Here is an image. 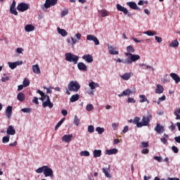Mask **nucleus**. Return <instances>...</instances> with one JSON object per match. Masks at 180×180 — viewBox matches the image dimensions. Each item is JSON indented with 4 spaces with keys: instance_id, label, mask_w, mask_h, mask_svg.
<instances>
[{
    "instance_id": "obj_1",
    "label": "nucleus",
    "mask_w": 180,
    "mask_h": 180,
    "mask_svg": "<svg viewBox=\"0 0 180 180\" xmlns=\"http://www.w3.org/2000/svg\"><path fill=\"white\" fill-rule=\"evenodd\" d=\"M153 119V115L151 113L148 112L146 116H143L141 122H140V117H135L134 118V124H136V127L141 128L144 126H150V122Z\"/></svg>"
},
{
    "instance_id": "obj_2",
    "label": "nucleus",
    "mask_w": 180,
    "mask_h": 180,
    "mask_svg": "<svg viewBox=\"0 0 180 180\" xmlns=\"http://www.w3.org/2000/svg\"><path fill=\"white\" fill-rule=\"evenodd\" d=\"M37 94H39V95L41 96L40 98V101H43L42 103L43 108L48 107L51 109V108L54 106V104H53V103H51V101H50V96L45 94L42 91L37 90Z\"/></svg>"
},
{
    "instance_id": "obj_3",
    "label": "nucleus",
    "mask_w": 180,
    "mask_h": 180,
    "mask_svg": "<svg viewBox=\"0 0 180 180\" xmlns=\"http://www.w3.org/2000/svg\"><path fill=\"white\" fill-rule=\"evenodd\" d=\"M35 172H37V174H41L42 172H44L45 178H47V176H53V169L47 165L39 167L37 169L35 170Z\"/></svg>"
},
{
    "instance_id": "obj_4",
    "label": "nucleus",
    "mask_w": 180,
    "mask_h": 180,
    "mask_svg": "<svg viewBox=\"0 0 180 180\" xmlns=\"http://www.w3.org/2000/svg\"><path fill=\"white\" fill-rule=\"evenodd\" d=\"M81 86L79 85V83H78V82L71 81L68 85V89L70 92H78Z\"/></svg>"
},
{
    "instance_id": "obj_5",
    "label": "nucleus",
    "mask_w": 180,
    "mask_h": 180,
    "mask_svg": "<svg viewBox=\"0 0 180 180\" xmlns=\"http://www.w3.org/2000/svg\"><path fill=\"white\" fill-rule=\"evenodd\" d=\"M66 61H69V63H74V64H77L78 63V60H79V57L76 55H73L71 53H67L65 54Z\"/></svg>"
},
{
    "instance_id": "obj_6",
    "label": "nucleus",
    "mask_w": 180,
    "mask_h": 180,
    "mask_svg": "<svg viewBox=\"0 0 180 180\" xmlns=\"http://www.w3.org/2000/svg\"><path fill=\"white\" fill-rule=\"evenodd\" d=\"M58 0H46L45 4H44V8L46 9H49V8L51 6H55L57 5V2Z\"/></svg>"
},
{
    "instance_id": "obj_7",
    "label": "nucleus",
    "mask_w": 180,
    "mask_h": 180,
    "mask_svg": "<svg viewBox=\"0 0 180 180\" xmlns=\"http://www.w3.org/2000/svg\"><path fill=\"white\" fill-rule=\"evenodd\" d=\"M136 91H131L130 89L124 90L121 94H118L119 98L123 96H130V95L135 94Z\"/></svg>"
},
{
    "instance_id": "obj_8",
    "label": "nucleus",
    "mask_w": 180,
    "mask_h": 180,
    "mask_svg": "<svg viewBox=\"0 0 180 180\" xmlns=\"http://www.w3.org/2000/svg\"><path fill=\"white\" fill-rule=\"evenodd\" d=\"M27 9H29V4L25 3H20L17 6V10L19 11V12H25V11H27Z\"/></svg>"
},
{
    "instance_id": "obj_9",
    "label": "nucleus",
    "mask_w": 180,
    "mask_h": 180,
    "mask_svg": "<svg viewBox=\"0 0 180 180\" xmlns=\"http://www.w3.org/2000/svg\"><path fill=\"white\" fill-rule=\"evenodd\" d=\"M124 54L127 57H130L131 63H134L140 60V56L139 55H134L131 53H125Z\"/></svg>"
},
{
    "instance_id": "obj_10",
    "label": "nucleus",
    "mask_w": 180,
    "mask_h": 180,
    "mask_svg": "<svg viewBox=\"0 0 180 180\" xmlns=\"http://www.w3.org/2000/svg\"><path fill=\"white\" fill-rule=\"evenodd\" d=\"M86 40L91 41L94 42V44L96 46H99V39L96 37L92 34H88L86 36Z\"/></svg>"
},
{
    "instance_id": "obj_11",
    "label": "nucleus",
    "mask_w": 180,
    "mask_h": 180,
    "mask_svg": "<svg viewBox=\"0 0 180 180\" xmlns=\"http://www.w3.org/2000/svg\"><path fill=\"white\" fill-rule=\"evenodd\" d=\"M8 66L11 70H15L18 65H22L23 64L22 61H16V62H8Z\"/></svg>"
},
{
    "instance_id": "obj_12",
    "label": "nucleus",
    "mask_w": 180,
    "mask_h": 180,
    "mask_svg": "<svg viewBox=\"0 0 180 180\" xmlns=\"http://www.w3.org/2000/svg\"><path fill=\"white\" fill-rule=\"evenodd\" d=\"M127 5L131 8V9H134L136 11H141V9L137 6V4L134 1H129L127 3Z\"/></svg>"
},
{
    "instance_id": "obj_13",
    "label": "nucleus",
    "mask_w": 180,
    "mask_h": 180,
    "mask_svg": "<svg viewBox=\"0 0 180 180\" xmlns=\"http://www.w3.org/2000/svg\"><path fill=\"white\" fill-rule=\"evenodd\" d=\"M6 133L8 136H15V134H16V131L12 125H9L7 128Z\"/></svg>"
},
{
    "instance_id": "obj_14",
    "label": "nucleus",
    "mask_w": 180,
    "mask_h": 180,
    "mask_svg": "<svg viewBox=\"0 0 180 180\" xmlns=\"http://www.w3.org/2000/svg\"><path fill=\"white\" fill-rule=\"evenodd\" d=\"M120 77L122 79H124V81H129V79H130V78L133 77V72H126L124 75H120Z\"/></svg>"
},
{
    "instance_id": "obj_15",
    "label": "nucleus",
    "mask_w": 180,
    "mask_h": 180,
    "mask_svg": "<svg viewBox=\"0 0 180 180\" xmlns=\"http://www.w3.org/2000/svg\"><path fill=\"white\" fill-rule=\"evenodd\" d=\"M108 49L110 54H112V56H117V54H119V51H116V48H113V46L108 45Z\"/></svg>"
},
{
    "instance_id": "obj_16",
    "label": "nucleus",
    "mask_w": 180,
    "mask_h": 180,
    "mask_svg": "<svg viewBox=\"0 0 180 180\" xmlns=\"http://www.w3.org/2000/svg\"><path fill=\"white\" fill-rule=\"evenodd\" d=\"M72 137H74L72 134L64 135L62 137V141H64L65 143H70L71 140H72Z\"/></svg>"
},
{
    "instance_id": "obj_17",
    "label": "nucleus",
    "mask_w": 180,
    "mask_h": 180,
    "mask_svg": "<svg viewBox=\"0 0 180 180\" xmlns=\"http://www.w3.org/2000/svg\"><path fill=\"white\" fill-rule=\"evenodd\" d=\"M117 11H120V12H123L124 15H127L129 13V11L127 10V8L122 6V5L119 4H117Z\"/></svg>"
},
{
    "instance_id": "obj_18",
    "label": "nucleus",
    "mask_w": 180,
    "mask_h": 180,
    "mask_svg": "<svg viewBox=\"0 0 180 180\" xmlns=\"http://www.w3.org/2000/svg\"><path fill=\"white\" fill-rule=\"evenodd\" d=\"M77 68L80 70V71H87L88 70V68L86 67V65H85V63L80 62L77 64Z\"/></svg>"
},
{
    "instance_id": "obj_19",
    "label": "nucleus",
    "mask_w": 180,
    "mask_h": 180,
    "mask_svg": "<svg viewBox=\"0 0 180 180\" xmlns=\"http://www.w3.org/2000/svg\"><path fill=\"white\" fill-rule=\"evenodd\" d=\"M164 127L161 126L160 124H157L156 127H155V131H157L159 134L161 133H164Z\"/></svg>"
},
{
    "instance_id": "obj_20",
    "label": "nucleus",
    "mask_w": 180,
    "mask_h": 180,
    "mask_svg": "<svg viewBox=\"0 0 180 180\" xmlns=\"http://www.w3.org/2000/svg\"><path fill=\"white\" fill-rule=\"evenodd\" d=\"M12 109H13V107L11 105H8L6 108V117H8V119H11V117L12 116Z\"/></svg>"
},
{
    "instance_id": "obj_21",
    "label": "nucleus",
    "mask_w": 180,
    "mask_h": 180,
    "mask_svg": "<svg viewBox=\"0 0 180 180\" xmlns=\"http://www.w3.org/2000/svg\"><path fill=\"white\" fill-rule=\"evenodd\" d=\"M171 78L175 81L176 84H179L180 82V77L176 73H171L170 74Z\"/></svg>"
},
{
    "instance_id": "obj_22",
    "label": "nucleus",
    "mask_w": 180,
    "mask_h": 180,
    "mask_svg": "<svg viewBox=\"0 0 180 180\" xmlns=\"http://www.w3.org/2000/svg\"><path fill=\"white\" fill-rule=\"evenodd\" d=\"M83 60H85L86 63H92L94 61V58L92 57V55H84L82 56Z\"/></svg>"
},
{
    "instance_id": "obj_23",
    "label": "nucleus",
    "mask_w": 180,
    "mask_h": 180,
    "mask_svg": "<svg viewBox=\"0 0 180 180\" xmlns=\"http://www.w3.org/2000/svg\"><path fill=\"white\" fill-rule=\"evenodd\" d=\"M17 99L19 102H23V101L26 99V96H25V94L20 92L17 95Z\"/></svg>"
},
{
    "instance_id": "obj_24",
    "label": "nucleus",
    "mask_w": 180,
    "mask_h": 180,
    "mask_svg": "<svg viewBox=\"0 0 180 180\" xmlns=\"http://www.w3.org/2000/svg\"><path fill=\"white\" fill-rule=\"evenodd\" d=\"M57 30H58V33L60 34V36H63V37H65V36L68 34V33L67 32V31H65V30L61 29L60 28V27H58Z\"/></svg>"
},
{
    "instance_id": "obj_25",
    "label": "nucleus",
    "mask_w": 180,
    "mask_h": 180,
    "mask_svg": "<svg viewBox=\"0 0 180 180\" xmlns=\"http://www.w3.org/2000/svg\"><path fill=\"white\" fill-rule=\"evenodd\" d=\"M105 154H107V155H112L113 154H117V149L112 148V149L106 150Z\"/></svg>"
},
{
    "instance_id": "obj_26",
    "label": "nucleus",
    "mask_w": 180,
    "mask_h": 180,
    "mask_svg": "<svg viewBox=\"0 0 180 180\" xmlns=\"http://www.w3.org/2000/svg\"><path fill=\"white\" fill-rule=\"evenodd\" d=\"M93 155L94 158H98V157H101V155H102V150L95 149L93 152Z\"/></svg>"
},
{
    "instance_id": "obj_27",
    "label": "nucleus",
    "mask_w": 180,
    "mask_h": 180,
    "mask_svg": "<svg viewBox=\"0 0 180 180\" xmlns=\"http://www.w3.org/2000/svg\"><path fill=\"white\" fill-rule=\"evenodd\" d=\"M157 89H155L156 94H162L164 92V86H162L161 84L157 85Z\"/></svg>"
},
{
    "instance_id": "obj_28",
    "label": "nucleus",
    "mask_w": 180,
    "mask_h": 180,
    "mask_svg": "<svg viewBox=\"0 0 180 180\" xmlns=\"http://www.w3.org/2000/svg\"><path fill=\"white\" fill-rule=\"evenodd\" d=\"M139 98H140V100H139L140 103H143L144 102H147V103H150V101H148V99H147V97H146V95H140Z\"/></svg>"
},
{
    "instance_id": "obj_29",
    "label": "nucleus",
    "mask_w": 180,
    "mask_h": 180,
    "mask_svg": "<svg viewBox=\"0 0 180 180\" xmlns=\"http://www.w3.org/2000/svg\"><path fill=\"white\" fill-rule=\"evenodd\" d=\"M32 71L34 74H40V68H39V65H32Z\"/></svg>"
},
{
    "instance_id": "obj_30",
    "label": "nucleus",
    "mask_w": 180,
    "mask_h": 180,
    "mask_svg": "<svg viewBox=\"0 0 180 180\" xmlns=\"http://www.w3.org/2000/svg\"><path fill=\"white\" fill-rule=\"evenodd\" d=\"M25 32H33V30H34V26L32 25H27L25 27Z\"/></svg>"
},
{
    "instance_id": "obj_31",
    "label": "nucleus",
    "mask_w": 180,
    "mask_h": 180,
    "mask_svg": "<svg viewBox=\"0 0 180 180\" xmlns=\"http://www.w3.org/2000/svg\"><path fill=\"white\" fill-rule=\"evenodd\" d=\"M109 168H110V166H109V165H108V168H103V172L105 174V176L107 178L111 177L110 174H109V172H108Z\"/></svg>"
},
{
    "instance_id": "obj_32",
    "label": "nucleus",
    "mask_w": 180,
    "mask_h": 180,
    "mask_svg": "<svg viewBox=\"0 0 180 180\" xmlns=\"http://www.w3.org/2000/svg\"><path fill=\"white\" fill-rule=\"evenodd\" d=\"M79 99V94H75L71 96L70 98V102H77Z\"/></svg>"
},
{
    "instance_id": "obj_33",
    "label": "nucleus",
    "mask_w": 180,
    "mask_h": 180,
    "mask_svg": "<svg viewBox=\"0 0 180 180\" xmlns=\"http://www.w3.org/2000/svg\"><path fill=\"white\" fill-rule=\"evenodd\" d=\"M89 87L91 88V89L94 90L95 89V87H99V84L98 83H95L94 82H91L89 84Z\"/></svg>"
},
{
    "instance_id": "obj_34",
    "label": "nucleus",
    "mask_w": 180,
    "mask_h": 180,
    "mask_svg": "<svg viewBox=\"0 0 180 180\" xmlns=\"http://www.w3.org/2000/svg\"><path fill=\"white\" fill-rule=\"evenodd\" d=\"M22 85L26 88V86H29L30 85V81L27 78H25L23 82H22Z\"/></svg>"
},
{
    "instance_id": "obj_35",
    "label": "nucleus",
    "mask_w": 180,
    "mask_h": 180,
    "mask_svg": "<svg viewBox=\"0 0 180 180\" xmlns=\"http://www.w3.org/2000/svg\"><path fill=\"white\" fill-rule=\"evenodd\" d=\"M179 46V42L176 39L172 41V43L169 44L170 47H178Z\"/></svg>"
},
{
    "instance_id": "obj_36",
    "label": "nucleus",
    "mask_w": 180,
    "mask_h": 180,
    "mask_svg": "<svg viewBox=\"0 0 180 180\" xmlns=\"http://www.w3.org/2000/svg\"><path fill=\"white\" fill-rule=\"evenodd\" d=\"M127 51H128V53H134V51H136V50H134V47H133V46L129 45L128 46H127Z\"/></svg>"
},
{
    "instance_id": "obj_37",
    "label": "nucleus",
    "mask_w": 180,
    "mask_h": 180,
    "mask_svg": "<svg viewBox=\"0 0 180 180\" xmlns=\"http://www.w3.org/2000/svg\"><path fill=\"white\" fill-rule=\"evenodd\" d=\"M65 120V117L63 118L59 122H58V124L55 127V130H57L58 127H60V126H61V124L64 123Z\"/></svg>"
},
{
    "instance_id": "obj_38",
    "label": "nucleus",
    "mask_w": 180,
    "mask_h": 180,
    "mask_svg": "<svg viewBox=\"0 0 180 180\" xmlns=\"http://www.w3.org/2000/svg\"><path fill=\"white\" fill-rule=\"evenodd\" d=\"M144 34H147L148 36H155V34H157V32L146 31L144 32Z\"/></svg>"
},
{
    "instance_id": "obj_39",
    "label": "nucleus",
    "mask_w": 180,
    "mask_h": 180,
    "mask_svg": "<svg viewBox=\"0 0 180 180\" xmlns=\"http://www.w3.org/2000/svg\"><path fill=\"white\" fill-rule=\"evenodd\" d=\"M80 155L82 157H89L90 153L89 152H88V150H84V151L80 152Z\"/></svg>"
},
{
    "instance_id": "obj_40",
    "label": "nucleus",
    "mask_w": 180,
    "mask_h": 180,
    "mask_svg": "<svg viewBox=\"0 0 180 180\" xmlns=\"http://www.w3.org/2000/svg\"><path fill=\"white\" fill-rule=\"evenodd\" d=\"M9 139H11V136H4L2 139V143H4V144L9 143Z\"/></svg>"
},
{
    "instance_id": "obj_41",
    "label": "nucleus",
    "mask_w": 180,
    "mask_h": 180,
    "mask_svg": "<svg viewBox=\"0 0 180 180\" xmlns=\"http://www.w3.org/2000/svg\"><path fill=\"white\" fill-rule=\"evenodd\" d=\"M140 66L143 67V70H148V68H150L151 70H153V67L149 66L148 65H146V64H144V63L140 64Z\"/></svg>"
},
{
    "instance_id": "obj_42",
    "label": "nucleus",
    "mask_w": 180,
    "mask_h": 180,
    "mask_svg": "<svg viewBox=\"0 0 180 180\" xmlns=\"http://www.w3.org/2000/svg\"><path fill=\"white\" fill-rule=\"evenodd\" d=\"M96 131H97L98 134H102V133L105 131V129L101 128V127H98L96 128Z\"/></svg>"
},
{
    "instance_id": "obj_43",
    "label": "nucleus",
    "mask_w": 180,
    "mask_h": 180,
    "mask_svg": "<svg viewBox=\"0 0 180 180\" xmlns=\"http://www.w3.org/2000/svg\"><path fill=\"white\" fill-rule=\"evenodd\" d=\"M87 112H91L94 110V105L92 104H88L86 107Z\"/></svg>"
},
{
    "instance_id": "obj_44",
    "label": "nucleus",
    "mask_w": 180,
    "mask_h": 180,
    "mask_svg": "<svg viewBox=\"0 0 180 180\" xmlns=\"http://www.w3.org/2000/svg\"><path fill=\"white\" fill-rule=\"evenodd\" d=\"M10 12L12 13V15H15V16L18 15V11H16V8H10Z\"/></svg>"
},
{
    "instance_id": "obj_45",
    "label": "nucleus",
    "mask_w": 180,
    "mask_h": 180,
    "mask_svg": "<svg viewBox=\"0 0 180 180\" xmlns=\"http://www.w3.org/2000/svg\"><path fill=\"white\" fill-rule=\"evenodd\" d=\"M123 64H132L131 59L129 58H126L122 61Z\"/></svg>"
},
{
    "instance_id": "obj_46",
    "label": "nucleus",
    "mask_w": 180,
    "mask_h": 180,
    "mask_svg": "<svg viewBox=\"0 0 180 180\" xmlns=\"http://www.w3.org/2000/svg\"><path fill=\"white\" fill-rule=\"evenodd\" d=\"M74 124H75V126H79V120L77 115L75 116Z\"/></svg>"
},
{
    "instance_id": "obj_47",
    "label": "nucleus",
    "mask_w": 180,
    "mask_h": 180,
    "mask_svg": "<svg viewBox=\"0 0 180 180\" xmlns=\"http://www.w3.org/2000/svg\"><path fill=\"white\" fill-rule=\"evenodd\" d=\"M88 131L89 133H94V131H95V128L94 127V125H89L88 127Z\"/></svg>"
},
{
    "instance_id": "obj_48",
    "label": "nucleus",
    "mask_w": 180,
    "mask_h": 180,
    "mask_svg": "<svg viewBox=\"0 0 180 180\" xmlns=\"http://www.w3.org/2000/svg\"><path fill=\"white\" fill-rule=\"evenodd\" d=\"M108 15H109V13H108V11L103 10L101 11V16H102V18H105V17L108 16Z\"/></svg>"
},
{
    "instance_id": "obj_49",
    "label": "nucleus",
    "mask_w": 180,
    "mask_h": 180,
    "mask_svg": "<svg viewBox=\"0 0 180 180\" xmlns=\"http://www.w3.org/2000/svg\"><path fill=\"white\" fill-rule=\"evenodd\" d=\"M172 150L174 154H178V153H179V150L178 149V148L176 146H172Z\"/></svg>"
},
{
    "instance_id": "obj_50",
    "label": "nucleus",
    "mask_w": 180,
    "mask_h": 180,
    "mask_svg": "<svg viewBox=\"0 0 180 180\" xmlns=\"http://www.w3.org/2000/svg\"><path fill=\"white\" fill-rule=\"evenodd\" d=\"M21 110L24 113H30V112H32V109L30 108H22Z\"/></svg>"
},
{
    "instance_id": "obj_51",
    "label": "nucleus",
    "mask_w": 180,
    "mask_h": 180,
    "mask_svg": "<svg viewBox=\"0 0 180 180\" xmlns=\"http://www.w3.org/2000/svg\"><path fill=\"white\" fill-rule=\"evenodd\" d=\"M153 160H155L158 162H161V161H162V158L160 156H154Z\"/></svg>"
},
{
    "instance_id": "obj_52",
    "label": "nucleus",
    "mask_w": 180,
    "mask_h": 180,
    "mask_svg": "<svg viewBox=\"0 0 180 180\" xmlns=\"http://www.w3.org/2000/svg\"><path fill=\"white\" fill-rule=\"evenodd\" d=\"M127 102L128 103H136V100H134V98H128L127 99Z\"/></svg>"
},
{
    "instance_id": "obj_53",
    "label": "nucleus",
    "mask_w": 180,
    "mask_h": 180,
    "mask_svg": "<svg viewBox=\"0 0 180 180\" xmlns=\"http://www.w3.org/2000/svg\"><path fill=\"white\" fill-rule=\"evenodd\" d=\"M65 15H68V9L63 10L61 13L62 18H64V16H65Z\"/></svg>"
},
{
    "instance_id": "obj_54",
    "label": "nucleus",
    "mask_w": 180,
    "mask_h": 180,
    "mask_svg": "<svg viewBox=\"0 0 180 180\" xmlns=\"http://www.w3.org/2000/svg\"><path fill=\"white\" fill-rule=\"evenodd\" d=\"M155 39L158 43H161V41H162V38H161L158 36H155Z\"/></svg>"
},
{
    "instance_id": "obj_55",
    "label": "nucleus",
    "mask_w": 180,
    "mask_h": 180,
    "mask_svg": "<svg viewBox=\"0 0 180 180\" xmlns=\"http://www.w3.org/2000/svg\"><path fill=\"white\" fill-rule=\"evenodd\" d=\"M143 148H147L148 147V142H141Z\"/></svg>"
},
{
    "instance_id": "obj_56",
    "label": "nucleus",
    "mask_w": 180,
    "mask_h": 180,
    "mask_svg": "<svg viewBox=\"0 0 180 180\" xmlns=\"http://www.w3.org/2000/svg\"><path fill=\"white\" fill-rule=\"evenodd\" d=\"M32 102L36 105H39V98L37 97H34Z\"/></svg>"
},
{
    "instance_id": "obj_57",
    "label": "nucleus",
    "mask_w": 180,
    "mask_h": 180,
    "mask_svg": "<svg viewBox=\"0 0 180 180\" xmlns=\"http://www.w3.org/2000/svg\"><path fill=\"white\" fill-rule=\"evenodd\" d=\"M72 41H70V39L68 40V43H71V44H75L77 43V39H75L74 38L71 37Z\"/></svg>"
},
{
    "instance_id": "obj_58",
    "label": "nucleus",
    "mask_w": 180,
    "mask_h": 180,
    "mask_svg": "<svg viewBox=\"0 0 180 180\" xmlns=\"http://www.w3.org/2000/svg\"><path fill=\"white\" fill-rule=\"evenodd\" d=\"M22 51H23V48H18L16 49V52L18 53V54H22Z\"/></svg>"
},
{
    "instance_id": "obj_59",
    "label": "nucleus",
    "mask_w": 180,
    "mask_h": 180,
    "mask_svg": "<svg viewBox=\"0 0 180 180\" xmlns=\"http://www.w3.org/2000/svg\"><path fill=\"white\" fill-rule=\"evenodd\" d=\"M150 150L148 148H145L141 151L142 154H148Z\"/></svg>"
},
{
    "instance_id": "obj_60",
    "label": "nucleus",
    "mask_w": 180,
    "mask_h": 180,
    "mask_svg": "<svg viewBox=\"0 0 180 180\" xmlns=\"http://www.w3.org/2000/svg\"><path fill=\"white\" fill-rule=\"evenodd\" d=\"M169 130H172V131H174L175 130V125H174V123L172 122V125L169 127Z\"/></svg>"
},
{
    "instance_id": "obj_61",
    "label": "nucleus",
    "mask_w": 180,
    "mask_h": 180,
    "mask_svg": "<svg viewBox=\"0 0 180 180\" xmlns=\"http://www.w3.org/2000/svg\"><path fill=\"white\" fill-rule=\"evenodd\" d=\"M127 131H129V127L125 126L122 130V133H127Z\"/></svg>"
},
{
    "instance_id": "obj_62",
    "label": "nucleus",
    "mask_w": 180,
    "mask_h": 180,
    "mask_svg": "<svg viewBox=\"0 0 180 180\" xmlns=\"http://www.w3.org/2000/svg\"><path fill=\"white\" fill-rule=\"evenodd\" d=\"M61 113L63 116H67V115H68V112L66 110H62Z\"/></svg>"
},
{
    "instance_id": "obj_63",
    "label": "nucleus",
    "mask_w": 180,
    "mask_h": 180,
    "mask_svg": "<svg viewBox=\"0 0 180 180\" xmlns=\"http://www.w3.org/2000/svg\"><path fill=\"white\" fill-rule=\"evenodd\" d=\"M158 99L160 101V102H162L165 101V99H167V97L165 96V95H163L162 97H160Z\"/></svg>"
},
{
    "instance_id": "obj_64",
    "label": "nucleus",
    "mask_w": 180,
    "mask_h": 180,
    "mask_svg": "<svg viewBox=\"0 0 180 180\" xmlns=\"http://www.w3.org/2000/svg\"><path fill=\"white\" fill-rule=\"evenodd\" d=\"M176 143H180V136L174 137Z\"/></svg>"
}]
</instances>
